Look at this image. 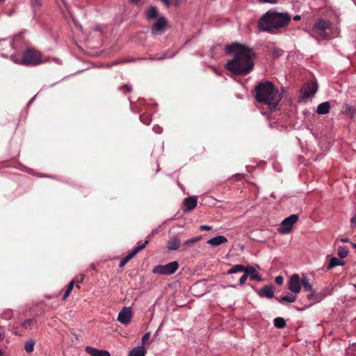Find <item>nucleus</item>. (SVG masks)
I'll return each instance as SVG.
<instances>
[{
	"instance_id": "1",
	"label": "nucleus",
	"mask_w": 356,
	"mask_h": 356,
	"mask_svg": "<svg viewBox=\"0 0 356 356\" xmlns=\"http://www.w3.org/2000/svg\"><path fill=\"white\" fill-rule=\"evenodd\" d=\"M227 54H233L234 58L227 61L225 67L234 75L244 76L253 69V59L255 57L254 50L245 45L234 42L225 47Z\"/></svg>"
},
{
	"instance_id": "2",
	"label": "nucleus",
	"mask_w": 356,
	"mask_h": 356,
	"mask_svg": "<svg viewBox=\"0 0 356 356\" xmlns=\"http://www.w3.org/2000/svg\"><path fill=\"white\" fill-rule=\"evenodd\" d=\"M255 99L267 106L268 113L275 111L282 99L278 89L269 81L259 82L254 88Z\"/></svg>"
},
{
	"instance_id": "3",
	"label": "nucleus",
	"mask_w": 356,
	"mask_h": 356,
	"mask_svg": "<svg viewBox=\"0 0 356 356\" xmlns=\"http://www.w3.org/2000/svg\"><path fill=\"white\" fill-rule=\"evenodd\" d=\"M291 20L288 13H279L270 10L262 15L258 22L261 31L276 33L280 28L286 26Z\"/></svg>"
},
{
	"instance_id": "4",
	"label": "nucleus",
	"mask_w": 356,
	"mask_h": 356,
	"mask_svg": "<svg viewBox=\"0 0 356 356\" xmlns=\"http://www.w3.org/2000/svg\"><path fill=\"white\" fill-rule=\"evenodd\" d=\"M10 59L15 63L24 65H37L42 62L45 63L49 60V58L42 60L38 51L31 49L24 50L22 58L12 55L10 56Z\"/></svg>"
},
{
	"instance_id": "5",
	"label": "nucleus",
	"mask_w": 356,
	"mask_h": 356,
	"mask_svg": "<svg viewBox=\"0 0 356 356\" xmlns=\"http://www.w3.org/2000/svg\"><path fill=\"white\" fill-rule=\"evenodd\" d=\"M179 262L174 261L165 265H157L154 266L152 273L154 274L170 275L175 273L179 268Z\"/></svg>"
},
{
	"instance_id": "6",
	"label": "nucleus",
	"mask_w": 356,
	"mask_h": 356,
	"mask_svg": "<svg viewBox=\"0 0 356 356\" xmlns=\"http://www.w3.org/2000/svg\"><path fill=\"white\" fill-rule=\"evenodd\" d=\"M299 219V216L298 214H292L289 217L284 218L280 226L277 228V232L282 234H287L291 232L293 229L294 224Z\"/></svg>"
},
{
	"instance_id": "7",
	"label": "nucleus",
	"mask_w": 356,
	"mask_h": 356,
	"mask_svg": "<svg viewBox=\"0 0 356 356\" xmlns=\"http://www.w3.org/2000/svg\"><path fill=\"white\" fill-rule=\"evenodd\" d=\"M330 29V24L329 21L320 19L314 26V30L318 33L323 38H327L328 33L327 31Z\"/></svg>"
},
{
	"instance_id": "8",
	"label": "nucleus",
	"mask_w": 356,
	"mask_h": 356,
	"mask_svg": "<svg viewBox=\"0 0 356 356\" xmlns=\"http://www.w3.org/2000/svg\"><path fill=\"white\" fill-rule=\"evenodd\" d=\"M167 26V20L164 17H160L154 23L151 29L152 34L154 36L161 35Z\"/></svg>"
},
{
	"instance_id": "9",
	"label": "nucleus",
	"mask_w": 356,
	"mask_h": 356,
	"mask_svg": "<svg viewBox=\"0 0 356 356\" xmlns=\"http://www.w3.org/2000/svg\"><path fill=\"white\" fill-rule=\"evenodd\" d=\"M132 317L131 307H124L118 314V321L122 325H127L130 323Z\"/></svg>"
},
{
	"instance_id": "10",
	"label": "nucleus",
	"mask_w": 356,
	"mask_h": 356,
	"mask_svg": "<svg viewBox=\"0 0 356 356\" xmlns=\"http://www.w3.org/2000/svg\"><path fill=\"white\" fill-rule=\"evenodd\" d=\"M288 289L294 293H298L301 290V281L298 274H293L289 280Z\"/></svg>"
},
{
	"instance_id": "11",
	"label": "nucleus",
	"mask_w": 356,
	"mask_h": 356,
	"mask_svg": "<svg viewBox=\"0 0 356 356\" xmlns=\"http://www.w3.org/2000/svg\"><path fill=\"white\" fill-rule=\"evenodd\" d=\"M307 295L309 300H313L314 302H318L321 301L326 296L331 295L332 293L327 288H325L320 293H316L314 290Z\"/></svg>"
},
{
	"instance_id": "12",
	"label": "nucleus",
	"mask_w": 356,
	"mask_h": 356,
	"mask_svg": "<svg viewBox=\"0 0 356 356\" xmlns=\"http://www.w3.org/2000/svg\"><path fill=\"white\" fill-rule=\"evenodd\" d=\"M197 203V200L195 196H190L188 197H186L183 201L184 204V211L187 212L192 211L194 209Z\"/></svg>"
},
{
	"instance_id": "13",
	"label": "nucleus",
	"mask_w": 356,
	"mask_h": 356,
	"mask_svg": "<svg viewBox=\"0 0 356 356\" xmlns=\"http://www.w3.org/2000/svg\"><path fill=\"white\" fill-rule=\"evenodd\" d=\"M318 89V86L316 83H307L305 87L302 89V95L304 98H309L311 96L314 95Z\"/></svg>"
},
{
	"instance_id": "14",
	"label": "nucleus",
	"mask_w": 356,
	"mask_h": 356,
	"mask_svg": "<svg viewBox=\"0 0 356 356\" xmlns=\"http://www.w3.org/2000/svg\"><path fill=\"white\" fill-rule=\"evenodd\" d=\"M259 297H266L268 298H273L274 297V289L272 286L266 285L259 289L257 292Z\"/></svg>"
},
{
	"instance_id": "15",
	"label": "nucleus",
	"mask_w": 356,
	"mask_h": 356,
	"mask_svg": "<svg viewBox=\"0 0 356 356\" xmlns=\"http://www.w3.org/2000/svg\"><path fill=\"white\" fill-rule=\"evenodd\" d=\"M148 244V241H145V243H142L139 241L137 245L133 248V250L126 256L124 258L129 261L131 260L138 252L143 250Z\"/></svg>"
},
{
	"instance_id": "16",
	"label": "nucleus",
	"mask_w": 356,
	"mask_h": 356,
	"mask_svg": "<svg viewBox=\"0 0 356 356\" xmlns=\"http://www.w3.org/2000/svg\"><path fill=\"white\" fill-rule=\"evenodd\" d=\"M86 352L91 356H111L108 351L99 350L91 346H87Z\"/></svg>"
},
{
	"instance_id": "17",
	"label": "nucleus",
	"mask_w": 356,
	"mask_h": 356,
	"mask_svg": "<svg viewBox=\"0 0 356 356\" xmlns=\"http://www.w3.org/2000/svg\"><path fill=\"white\" fill-rule=\"evenodd\" d=\"M228 241L227 238L222 235L215 236L207 241V243L212 247H217Z\"/></svg>"
},
{
	"instance_id": "18",
	"label": "nucleus",
	"mask_w": 356,
	"mask_h": 356,
	"mask_svg": "<svg viewBox=\"0 0 356 356\" xmlns=\"http://www.w3.org/2000/svg\"><path fill=\"white\" fill-rule=\"evenodd\" d=\"M252 280L259 282L261 280L260 276L257 273L256 269L252 266L245 267V272Z\"/></svg>"
},
{
	"instance_id": "19",
	"label": "nucleus",
	"mask_w": 356,
	"mask_h": 356,
	"mask_svg": "<svg viewBox=\"0 0 356 356\" xmlns=\"http://www.w3.org/2000/svg\"><path fill=\"white\" fill-rule=\"evenodd\" d=\"M330 104L328 102L320 104L316 108V113L319 115H325L330 112Z\"/></svg>"
},
{
	"instance_id": "20",
	"label": "nucleus",
	"mask_w": 356,
	"mask_h": 356,
	"mask_svg": "<svg viewBox=\"0 0 356 356\" xmlns=\"http://www.w3.org/2000/svg\"><path fill=\"white\" fill-rule=\"evenodd\" d=\"M181 241L177 237H174L168 242L167 248L170 250H177L180 247Z\"/></svg>"
},
{
	"instance_id": "21",
	"label": "nucleus",
	"mask_w": 356,
	"mask_h": 356,
	"mask_svg": "<svg viewBox=\"0 0 356 356\" xmlns=\"http://www.w3.org/2000/svg\"><path fill=\"white\" fill-rule=\"evenodd\" d=\"M145 349L143 346H137L132 349L129 356H145Z\"/></svg>"
},
{
	"instance_id": "22",
	"label": "nucleus",
	"mask_w": 356,
	"mask_h": 356,
	"mask_svg": "<svg viewBox=\"0 0 356 356\" xmlns=\"http://www.w3.org/2000/svg\"><path fill=\"white\" fill-rule=\"evenodd\" d=\"M296 298H297L296 295H287V296H281L280 298L277 297L276 300L281 303H284V302L292 303L296 300Z\"/></svg>"
},
{
	"instance_id": "23",
	"label": "nucleus",
	"mask_w": 356,
	"mask_h": 356,
	"mask_svg": "<svg viewBox=\"0 0 356 356\" xmlns=\"http://www.w3.org/2000/svg\"><path fill=\"white\" fill-rule=\"evenodd\" d=\"M344 264V262L341 261V259L333 257L330 259V263L328 264L327 266V270H331L332 268L338 266H342Z\"/></svg>"
},
{
	"instance_id": "24",
	"label": "nucleus",
	"mask_w": 356,
	"mask_h": 356,
	"mask_svg": "<svg viewBox=\"0 0 356 356\" xmlns=\"http://www.w3.org/2000/svg\"><path fill=\"white\" fill-rule=\"evenodd\" d=\"M245 267L241 264L234 265L229 270L227 274H234L236 273L245 272Z\"/></svg>"
},
{
	"instance_id": "25",
	"label": "nucleus",
	"mask_w": 356,
	"mask_h": 356,
	"mask_svg": "<svg viewBox=\"0 0 356 356\" xmlns=\"http://www.w3.org/2000/svg\"><path fill=\"white\" fill-rule=\"evenodd\" d=\"M175 55V54H168L167 53H164L162 56H158V55H156V56H149L147 58H145V60H161L164 58H172L174 57Z\"/></svg>"
},
{
	"instance_id": "26",
	"label": "nucleus",
	"mask_w": 356,
	"mask_h": 356,
	"mask_svg": "<svg viewBox=\"0 0 356 356\" xmlns=\"http://www.w3.org/2000/svg\"><path fill=\"white\" fill-rule=\"evenodd\" d=\"M158 13V9L155 6H152L149 8L148 10L146 12V17L148 19H154L156 17Z\"/></svg>"
},
{
	"instance_id": "27",
	"label": "nucleus",
	"mask_w": 356,
	"mask_h": 356,
	"mask_svg": "<svg viewBox=\"0 0 356 356\" xmlns=\"http://www.w3.org/2000/svg\"><path fill=\"white\" fill-rule=\"evenodd\" d=\"M274 326L279 329H282L286 327V322L282 317H277L274 319Z\"/></svg>"
},
{
	"instance_id": "28",
	"label": "nucleus",
	"mask_w": 356,
	"mask_h": 356,
	"mask_svg": "<svg viewBox=\"0 0 356 356\" xmlns=\"http://www.w3.org/2000/svg\"><path fill=\"white\" fill-rule=\"evenodd\" d=\"M303 286L304 289L307 291H312V285L309 283L308 278L306 277H303L301 280V286Z\"/></svg>"
},
{
	"instance_id": "29",
	"label": "nucleus",
	"mask_w": 356,
	"mask_h": 356,
	"mask_svg": "<svg viewBox=\"0 0 356 356\" xmlns=\"http://www.w3.org/2000/svg\"><path fill=\"white\" fill-rule=\"evenodd\" d=\"M202 239V236H195V237H193L188 240H186L184 243H183V245L184 246H191L193 245L194 243L198 242L199 241H200Z\"/></svg>"
},
{
	"instance_id": "30",
	"label": "nucleus",
	"mask_w": 356,
	"mask_h": 356,
	"mask_svg": "<svg viewBox=\"0 0 356 356\" xmlns=\"http://www.w3.org/2000/svg\"><path fill=\"white\" fill-rule=\"evenodd\" d=\"M0 42L2 43V45L5 46L3 50L8 51L13 48V41L11 40H8L6 39H3L0 41Z\"/></svg>"
},
{
	"instance_id": "31",
	"label": "nucleus",
	"mask_w": 356,
	"mask_h": 356,
	"mask_svg": "<svg viewBox=\"0 0 356 356\" xmlns=\"http://www.w3.org/2000/svg\"><path fill=\"white\" fill-rule=\"evenodd\" d=\"M337 251L338 255L341 259L346 258L349 253L348 250L346 247H339Z\"/></svg>"
},
{
	"instance_id": "32",
	"label": "nucleus",
	"mask_w": 356,
	"mask_h": 356,
	"mask_svg": "<svg viewBox=\"0 0 356 356\" xmlns=\"http://www.w3.org/2000/svg\"><path fill=\"white\" fill-rule=\"evenodd\" d=\"M140 120L142 123L148 125L150 124L152 118L149 115L143 113L140 115Z\"/></svg>"
},
{
	"instance_id": "33",
	"label": "nucleus",
	"mask_w": 356,
	"mask_h": 356,
	"mask_svg": "<svg viewBox=\"0 0 356 356\" xmlns=\"http://www.w3.org/2000/svg\"><path fill=\"white\" fill-rule=\"evenodd\" d=\"M35 341L33 340H29L26 342L24 345V349L27 353H32L34 349Z\"/></svg>"
},
{
	"instance_id": "34",
	"label": "nucleus",
	"mask_w": 356,
	"mask_h": 356,
	"mask_svg": "<svg viewBox=\"0 0 356 356\" xmlns=\"http://www.w3.org/2000/svg\"><path fill=\"white\" fill-rule=\"evenodd\" d=\"M30 4L33 10L35 12L42 6L41 0H30Z\"/></svg>"
},
{
	"instance_id": "35",
	"label": "nucleus",
	"mask_w": 356,
	"mask_h": 356,
	"mask_svg": "<svg viewBox=\"0 0 356 356\" xmlns=\"http://www.w3.org/2000/svg\"><path fill=\"white\" fill-rule=\"evenodd\" d=\"M74 280H72L69 284H68V286L67 287V289L63 296V300H65L70 295V293H71L73 287H74Z\"/></svg>"
},
{
	"instance_id": "36",
	"label": "nucleus",
	"mask_w": 356,
	"mask_h": 356,
	"mask_svg": "<svg viewBox=\"0 0 356 356\" xmlns=\"http://www.w3.org/2000/svg\"><path fill=\"white\" fill-rule=\"evenodd\" d=\"M346 353L348 356H356V343L348 348Z\"/></svg>"
},
{
	"instance_id": "37",
	"label": "nucleus",
	"mask_w": 356,
	"mask_h": 356,
	"mask_svg": "<svg viewBox=\"0 0 356 356\" xmlns=\"http://www.w3.org/2000/svg\"><path fill=\"white\" fill-rule=\"evenodd\" d=\"M283 51L280 49L275 48L272 51V55L273 57L277 58L282 55Z\"/></svg>"
},
{
	"instance_id": "38",
	"label": "nucleus",
	"mask_w": 356,
	"mask_h": 356,
	"mask_svg": "<svg viewBox=\"0 0 356 356\" xmlns=\"http://www.w3.org/2000/svg\"><path fill=\"white\" fill-rule=\"evenodd\" d=\"M34 321L35 320L33 318H30V319L26 320L24 322H23L22 327L24 328H28L29 327H30L33 324Z\"/></svg>"
},
{
	"instance_id": "39",
	"label": "nucleus",
	"mask_w": 356,
	"mask_h": 356,
	"mask_svg": "<svg viewBox=\"0 0 356 356\" xmlns=\"http://www.w3.org/2000/svg\"><path fill=\"white\" fill-rule=\"evenodd\" d=\"M152 130L156 134H161L163 131V128L159 125L155 124L153 126Z\"/></svg>"
},
{
	"instance_id": "40",
	"label": "nucleus",
	"mask_w": 356,
	"mask_h": 356,
	"mask_svg": "<svg viewBox=\"0 0 356 356\" xmlns=\"http://www.w3.org/2000/svg\"><path fill=\"white\" fill-rule=\"evenodd\" d=\"M275 282L277 284L282 285L284 282V278L281 275L276 276L275 278Z\"/></svg>"
},
{
	"instance_id": "41",
	"label": "nucleus",
	"mask_w": 356,
	"mask_h": 356,
	"mask_svg": "<svg viewBox=\"0 0 356 356\" xmlns=\"http://www.w3.org/2000/svg\"><path fill=\"white\" fill-rule=\"evenodd\" d=\"M120 89L122 90V92L124 93L129 92L131 90V86L130 85H124L121 87Z\"/></svg>"
},
{
	"instance_id": "42",
	"label": "nucleus",
	"mask_w": 356,
	"mask_h": 356,
	"mask_svg": "<svg viewBox=\"0 0 356 356\" xmlns=\"http://www.w3.org/2000/svg\"><path fill=\"white\" fill-rule=\"evenodd\" d=\"M248 277V276L246 274V273H244L243 275L239 279V284L243 285L245 284V280H247Z\"/></svg>"
},
{
	"instance_id": "43",
	"label": "nucleus",
	"mask_w": 356,
	"mask_h": 356,
	"mask_svg": "<svg viewBox=\"0 0 356 356\" xmlns=\"http://www.w3.org/2000/svg\"><path fill=\"white\" fill-rule=\"evenodd\" d=\"M211 229H212V227H211L209 225H201L200 227V231H210Z\"/></svg>"
},
{
	"instance_id": "44",
	"label": "nucleus",
	"mask_w": 356,
	"mask_h": 356,
	"mask_svg": "<svg viewBox=\"0 0 356 356\" xmlns=\"http://www.w3.org/2000/svg\"><path fill=\"white\" fill-rule=\"evenodd\" d=\"M150 336L149 332L145 333L143 337H142V343H145L147 341L149 340Z\"/></svg>"
},
{
	"instance_id": "45",
	"label": "nucleus",
	"mask_w": 356,
	"mask_h": 356,
	"mask_svg": "<svg viewBox=\"0 0 356 356\" xmlns=\"http://www.w3.org/2000/svg\"><path fill=\"white\" fill-rule=\"evenodd\" d=\"M351 225L356 227V213L353 215L350 220Z\"/></svg>"
},
{
	"instance_id": "46",
	"label": "nucleus",
	"mask_w": 356,
	"mask_h": 356,
	"mask_svg": "<svg viewBox=\"0 0 356 356\" xmlns=\"http://www.w3.org/2000/svg\"><path fill=\"white\" fill-rule=\"evenodd\" d=\"M127 262L128 261L124 257L122 258L119 264L120 267L124 266Z\"/></svg>"
},
{
	"instance_id": "47",
	"label": "nucleus",
	"mask_w": 356,
	"mask_h": 356,
	"mask_svg": "<svg viewBox=\"0 0 356 356\" xmlns=\"http://www.w3.org/2000/svg\"><path fill=\"white\" fill-rule=\"evenodd\" d=\"M261 2L270 3V4H275V3H277V0H262Z\"/></svg>"
},
{
	"instance_id": "48",
	"label": "nucleus",
	"mask_w": 356,
	"mask_h": 356,
	"mask_svg": "<svg viewBox=\"0 0 356 356\" xmlns=\"http://www.w3.org/2000/svg\"><path fill=\"white\" fill-rule=\"evenodd\" d=\"M156 232V230H154L152 231V234H149L147 236V240L146 241H148V242L152 239V238L153 237V236L154 235V234Z\"/></svg>"
},
{
	"instance_id": "49",
	"label": "nucleus",
	"mask_w": 356,
	"mask_h": 356,
	"mask_svg": "<svg viewBox=\"0 0 356 356\" xmlns=\"http://www.w3.org/2000/svg\"><path fill=\"white\" fill-rule=\"evenodd\" d=\"M166 7H169L170 5V0H161Z\"/></svg>"
},
{
	"instance_id": "50",
	"label": "nucleus",
	"mask_w": 356,
	"mask_h": 356,
	"mask_svg": "<svg viewBox=\"0 0 356 356\" xmlns=\"http://www.w3.org/2000/svg\"><path fill=\"white\" fill-rule=\"evenodd\" d=\"M52 60H54L55 63H58L59 65L62 64L61 60L59 58H53Z\"/></svg>"
},
{
	"instance_id": "51",
	"label": "nucleus",
	"mask_w": 356,
	"mask_h": 356,
	"mask_svg": "<svg viewBox=\"0 0 356 356\" xmlns=\"http://www.w3.org/2000/svg\"><path fill=\"white\" fill-rule=\"evenodd\" d=\"M300 19H301V17H300V15H295V16L293 17V19H294L295 21H298V20H300Z\"/></svg>"
},
{
	"instance_id": "52",
	"label": "nucleus",
	"mask_w": 356,
	"mask_h": 356,
	"mask_svg": "<svg viewBox=\"0 0 356 356\" xmlns=\"http://www.w3.org/2000/svg\"><path fill=\"white\" fill-rule=\"evenodd\" d=\"M181 0H173V2L175 6H179L180 4Z\"/></svg>"
},
{
	"instance_id": "53",
	"label": "nucleus",
	"mask_w": 356,
	"mask_h": 356,
	"mask_svg": "<svg viewBox=\"0 0 356 356\" xmlns=\"http://www.w3.org/2000/svg\"><path fill=\"white\" fill-rule=\"evenodd\" d=\"M341 241H342V242H343V243H346V242H348V241H349V239H348V238H342V240H341Z\"/></svg>"
},
{
	"instance_id": "54",
	"label": "nucleus",
	"mask_w": 356,
	"mask_h": 356,
	"mask_svg": "<svg viewBox=\"0 0 356 356\" xmlns=\"http://www.w3.org/2000/svg\"><path fill=\"white\" fill-rule=\"evenodd\" d=\"M35 96L33 97L32 99H30V101L29 102V104H31L32 102H33V100L35 99Z\"/></svg>"
},
{
	"instance_id": "55",
	"label": "nucleus",
	"mask_w": 356,
	"mask_h": 356,
	"mask_svg": "<svg viewBox=\"0 0 356 356\" xmlns=\"http://www.w3.org/2000/svg\"><path fill=\"white\" fill-rule=\"evenodd\" d=\"M1 56L2 57H4V58L8 57V55H6V54H4V53H3V52H2V53H1Z\"/></svg>"
},
{
	"instance_id": "56",
	"label": "nucleus",
	"mask_w": 356,
	"mask_h": 356,
	"mask_svg": "<svg viewBox=\"0 0 356 356\" xmlns=\"http://www.w3.org/2000/svg\"><path fill=\"white\" fill-rule=\"evenodd\" d=\"M213 49H214V47H213L212 49H211V54H213Z\"/></svg>"
},
{
	"instance_id": "57",
	"label": "nucleus",
	"mask_w": 356,
	"mask_h": 356,
	"mask_svg": "<svg viewBox=\"0 0 356 356\" xmlns=\"http://www.w3.org/2000/svg\"><path fill=\"white\" fill-rule=\"evenodd\" d=\"M2 338V334L0 332V340Z\"/></svg>"
},
{
	"instance_id": "58",
	"label": "nucleus",
	"mask_w": 356,
	"mask_h": 356,
	"mask_svg": "<svg viewBox=\"0 0 356 356\" xmlns=\"http://www.w3.org/2000/svg\"><path fill=\"white\" fill-rule=\"evenodd\" d=\"M130 1L132 2H135V1H137L138 0H130Z\"/></svg>"
},
{
	"instance_id": "59",
	"label": "nucleus",
	"mask_w": 356,
	"mask_h": 356,
	"mask_svg": "<svg viewBox=\"0 0 356 356\" xmlns=\"http://www.w3.org/2000/svg\"><path fill=\"white\" fill-rule=\"evenodd\" d=\"M124 63V61H120L118 63Z\"/></svg>"
},
{
	"instance_id": "60",
	"label": "nucleus",
	"mask_w": 356,
	"mask_h": 356,
	"mask_svg": "<svg viewBox=\"0 0 356 356\" xmlns=\"http://www.w3.org/2000/svg\"><path fill=\"white\" fill-rule=\"evenodd\" d=\"M319 297H320V296H315V298H318Z\"/></svg>"
},
{
	"instance_id": "61",
	"label": "nucleus",
	"mask_w": 356,
	"mask_h": 356,
	"mask_svg": "<svg viewBox=\"0 0 356 356\" xmlns=\"http://www.w3.org/2000/svg\"><path fill=\"white\" fill-rule=\"evenodd\" d=\"M1 355H2V353H1V351H0V356H1Z\"/></svg>"
},
{
	"instance_id": "62",
	"label": "nucleus",
	"mask_w": 356,
	"mask_h": 356,
	"mask_svg": "<svg viewBox=\"0 0 356 356\" xmlns=\"http://www.w3.org/2000/svg\"><path fill=\"white\" fill-rule=\"evenodd\" d=\"M354 286L356 288V283H355V284H354Z\"/></svg>"
},
{
	"instance_id": "63",
	"label": "nucleus",
	"mask_w": 356,
	"mask_h": 356,
	"mask_svg": "<svg viewBox=\"0 0 356 356\" xmlns=\"http://www.w3.org/2000/svg\"><path fill=\"white\" fill-rule=\"evenodd\" d=\"M1 1H3L4 0H0Z\"/></svg>"
}]
</instances>
